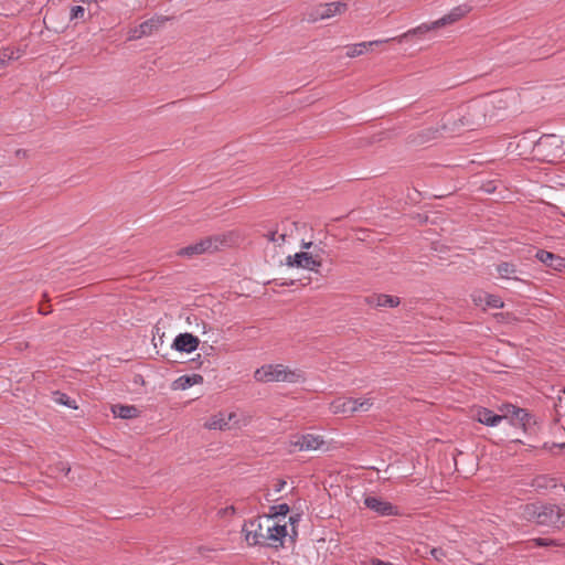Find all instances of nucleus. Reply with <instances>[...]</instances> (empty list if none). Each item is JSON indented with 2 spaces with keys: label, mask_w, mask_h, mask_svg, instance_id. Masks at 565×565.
Listing matches in <instances>:
<instances>
[{
  "label": "nucleus",
  "mask_w": 565,
  "mask_h": 565,
  "mask_svg": "<svg viewBox=\"0 0 565 565\" xmlns=\"http://www.w3.org/2000/svg\"><path fill=\"white\" fill-rule=\"evenodd\" d=\"M242 534L248 546L263 545L279 548L284 545L287 536L286 524H270L263 522L260 516L245 521L242 526Z\"/></svg>",
  "instance_id": "obj_1"
},
{
  "label": "nucleus",
  "mask_w": 565,
  "mask_h": 565,
  "mask_svg": "<svg viewBox=\"0 0 565 565\" xmlns=\"http://www.w3.org/2000/svg\"><path fill=\"white\" fill-rule=\"evenodd\" d=\"M254 379L262 383L286 382L296 384L305 382L306 376L300 369H290L282 364H265L255 371Z\"/></svg>",
  "instance_id": "obj_2"
},
{
  "label": "nucleus",
  "mask_w": 565,
  "mask_h": 565,
  "mask_svg": "<svg viewBox=\"0 0 565 565\" xmlns=\"http://www.w3.org/2000/svg\"><path fill=\"white\" fill-rule=\"evenodd\" d=\"M501 412L503 414L499 415L489 408L480 407L476 411L475 418L486 426L495 427L508 417H511L513 424L521 423L524 425L525 419L529 417L525 409L519 408L512 404H505L501 408Z\"/></svg>",
  "instance_id": "obj_3"
},
{
  "label": "nucleus",
  "mask_w": 565,
  "mask_h": 565,
  "mask_svg": "<svg viewBox=\"0 0 565 565\" xmlns=\"http://www.w3.org/2000/svg\"><path fill=\"white\" fill-rule=\"evenodd\" d=\"M230 243L228 235H215L201 239L195 244H191L179 249L178 255L182 257H193L204 253H213L218 250L222 246H227Z\"/></svg>",
  "instance_id": "obj_4"
},
{
  "label": "nucleus",
  "mask_w": 565,
  "mask_h": 565,
  "mask_svg": "<svg viewBox=\"0 0 565 565\" xmlns=\"http://www.w3.org/2000/svg\"><path fill=\"white\" fill-rule=\"evenodd\" d=\"M248 424V418L243 414L238 415L236 412L225 413L220 412L210 417V419L204 424V427L207 429H232V428H241Z\"/></svg>",
  "instance_id": "obj_5"
},
{
  "label": "nucleus",
  "mask_w": 565,
  "mask_h": 565,
  "mask_svg": "<svg viewBox=\"0 0 565 565\" xmlns=\"http://www.w3.org/2000/svg\"><path fill=\"white\" fill-rule=\"evenodd\" d=\"M348 9V4L343 1H334L329 3H321L307 12L306 19L308 22H317L320 20L330 19L340 15Z\"/></svg>",
  "instance_id": "obj_6"
},
{
  "label": "nucleus",
  "mask_w": 565,
  "mask_h": 565,
  "mask_svg": "<svg viewBox=\"0 0 565 565\" xmlns=\"http://www.w3.org/2000/svg\"><path fill=\"white\" fill-rule=\"evenodd\" d=\"M171 18L167 15L156 14L149 20L143 21L138 26L129 31V40H139L143 36H149L154 32L162 29Z\"/></svg>",
  "instance_id": "obj_7"
},
{
  "label": "nucleus",
  "mask_w": 565,
  "mask_h": 565,
  "mask_svg": "<svg viewBox=\"0 0 565 565\" xmlns=\"http://www.w3.org/2000/svg\"><path fill=\"white\" fill-rule=\"evenodd\" d=\"M286 265L288 267H300L310 271L319 273L322 262L318 256H313L311 253L300 252L295 255L287 256Z\"/></svg>",
  "instance_id": "obj_8"
},
{
  "label": "nucleus",
  "mask_w": 565,
  "mask_h": 565,
  "mask_svg": "<svg viewBox=\"0 0 565 565\" xmlns=\"http://www.w3.org/2000/svg\"><path fill=\"white\" fill-rule=\"evenodd\" d=\"M558 505L545 504L534 511V520L537 524L544 526L559 527Z\"/></svg>",
  "instance_id": "obj_9"
},
{
  "label": "nucleus",
  "mask_w": 565,
  "mask_h": 565,
  "mask_svg": "<svg viewBox=\"0 0 565 565\" xmlns=\"http://www.w3.org/2000/svg\"><path fill=\"white\" fill-rule=\"evenodd\" d=\"M324 444V440L319 435L306 434L296 436L290 440V446L299 451L318 450Z\"/></svg>",
  "instance_id": "obj_10"
},
{
  "label": "nucleus",
  "mask_w": 565,
  "mask_h": 565,
  "mask_svg": "<svg viewBox=\"0 0 565 565\" xmlns=\"http://www.w3.org/2000/svg\"><path fill=\"white\" fill-rule=\"evenodd\" d=\"M364 504L370 510L376 512L380 515H396L397 508L379 497H366Z\"/></svg>",
  "instance_id": "obj_11"
},
{
  "label": "nucleus",
  "mask_w": 565,
  "mask_h": 565,
  "mask_svg": "<svg viewBox=\"0 0 565 565\" xmlns=\"http://www.w3.org/2000/svg\"><path fill=\"white\" fill-rule=\"evenodd\" d=\"M472 301L476 306L482 307L483 309L492 308L500 309L503 308V300L495 295L487 294L483 291H476L471 295Z\"/></svg>",
  "instance_id": "obj_12"
},
{
  "label": "nucleus",
  "mask_w": 565,
  "mask_h": 565,
  "mask_svg": "<svg viewBox=\"0 0 565 565\" xmlns=\"http://www.w3.org/2000/svg\"><path fill=\"white\" fill-rule=\"evenodd\" d=\"M535 258L543 263L546 267L556 271L565 270V258L559 255L544 249H539L535 254Z\"/></svg>",
  "instance_id": "obj_13"
},
{
  "label": "nucleus",
  "mask_w": 565,
  "mask_h": 565,
  "mask_svg": "<svg viewBox=\"0 0 565 565\" xmlns=\"http://www.w3.org/2000/svg\"><path fill=\"white\" fill-rule=\"evenodd\" d=\"M199 339L191 333H180L175 337L172 347L180 352L191 353L199 347Z\"/></svg>",
  "instance_id": "obj_14"
},
{
  "label": "nucleus",
  "mask_w": 565,
  "mask_h": 565,
  "mask_svg": "<svg viewBox=\"0 0 565 565\" xmlns=\"http://www.w3.org/2000/svg\"><path fill=\"white\" fill-rule=\"evenodd\" d=\"M468 110V116H462L460 119L461 126L473 129L476 126L484 124L483 108H481L479 104L469 106Z\"/></svg>",
  "instance_id": "obj_15"
},
{
  "label": "nucleus",
  "mask_w": 565,
  "mask_h": 565,
  "mask_svg": "<svg viewBox=\"0 0 565 565\" xmlns=\"http://www.w3.org/2000/svg\"><path fill=\"white\" fill-rule=\"evenodd\" d=\"M366 303L372 307H388L394 308L399 305V298L395 296L374 294L365 299Z\"/></svg>",
  "instance_id": "obj_16"
},
{
  "label": "nucleus",
  "mask_w": 565,
  "mask_h": 565,
  "mask_svg": "<svg viewBox=\"0 0 565 565\" xmlns=\"http://www.w3.org/2000/svg\"><path fill=\"white\" fill-rule=\"evenodd\" d=\"M388 40H374L369 42H361L356 44L349 45L347 49L348 57H356L362 55L366 49L372 47L374 45H380L382 43H386Z\"/></svg>",
  "instance_id": "obj_17"
},
{
  "label": "nucleus",
  "mask_w": 565,
  "mask_h": 565,
  "mask_svg": "<svg viewBox=\"0 0 565 565\" xmlns=\"http://www.w3.org/2000/svg\"><path fill=\"white\" fill-rule=\"evenodd\" d=\"M354 404L353 397H339L330 404V411L332 414L349 415L351 413V406Z\"/></svg>",
  "instance_id": "obj_18"
},
{
  "label": "nucleus",
  "mask_w": 565,
  "mask_h": 565,
  "mask_svg": "<svg viewBox=\"0 0 565 565\" xmlns=\"http://www.w3.org/2000/svg\"><path fill=\"white\" fill-rule=\"evenodd\" d=\"M468 12V9L465 7H456L449 13L445 14L440 19L436 20V24L439 28L446 26L448 24L455 23L460 20Z\"/></svg>",
  "instance_id": "obj_19"
},
{
  "label": "nucleus",
  "mask_w": 565,
  "mask_h": 565,
  "mask_svg": "<svg viewBox=\"0 0 565 565\" xmlns=\"http://www.w3.org/2000/svg\"><path fill=\"white\" fill-rule=\"evenodd\" d=\"M203 383V376L200 374L182 375L173 382L174 390H186L193 385Z\"/></svg>",
  "instance_id": "obj_20"
},
{
  "label": "nucleus",
  "mask_w": 565,
  "mask_h": 565,
  "mask_svg": "<svg viewBox=\"0 0 565 565\" xmlns=\"http://www.w3.org/2000/svg\"><path fill=\"white\" fill-rule=\"evenodd\" d=\"M111 413L115 417L122 418V419H130L138 416L139 411L134 405H114L111 407Z\"/></svg>",
  "instance_id": "obj_21"
},
{
  "label": "nucleus",
  "mask_w": 565,
  "mask_h": 565,
  "mask_svg": "<svg viewBox=\"0 0 565 565\" xmlns=\"http://www.w3.org/2000/svg\"><path fill=\"white\" fill-rule=\"evenodd\" d=\"M497 273L502 279H515L518 280V277L515 274L518 273L516 265L513 263L502 262L497 265L495 267Z\"/></svg>",
  "instance_id": "obj_22"
},
{
  "label": "nucleus",
  "mask_w": 565,
  "mask_h": 565,
  "mask_svg": "<svg viewBox=\"0 0 565 565\" xmlns=\"http://www.w3.org/2000/svg\"><path fill=\"white\" fill-rule=\"evenodd\" d=\"M354 404L351 406V413H365L371 409L374 404V398L371 396H364L359 398H353Z\"/></svg>",
  "instance_id": "obj_23"
},
{
  "label": "nucleus",
  "mask_w": 565,
  "mask_h": 565,
  "mask_svg": "<svg viewBox=\"0 0 565 565\" xmlns=\"http://www.w3.org/2000/svg\"><path fill=\"white\" fill-rule=\"evenodd\" d=\"M437 29H439V25L436 24V21L430 22V23H422L420 25L405 32L401 36V40L406 39L411 35L424 34V33H427L429 31L437 30Z\"/></svg>",
  "instance_id": "obj_24"
},
{
  "label": "nucleus",
  "mask_w": 565,
  "mask_h": 565,
  "mask_svg": "<svg viewBox=\"0 0 565 565\" xmlns=\"http://www.w3.org/2000/svg\"><path fill=\"white\" fill-rule=\"evenodd\" d=\"M289 510H290V508L287 503L271 505L269 509V514L266 516L265 522L270 523L273 518L286 516L288 514Z\"/></svg>",
  "instance_id": "obj_25"
},
{
  "label": "nucleus",
  "mask_w": 565,
  "mask_h": 565,
  "mask_svg": "<svg viewBox=\"0 0 565 565\" xmlns=\"http://www.w3.org/2000/svg\"><path fill=\"white\" fill-rule=\"evenodd\" d=\"M562 544L553 539H543V537H535L530 541H527V546L530 548L532 547H550V546H561Z\"/></svg>",
  "instance_id": "obj_26"
},
{
  "label": "nucleus",
  "mask_w": 565,
  "mask_h": 565,
  "mask_svg": "<svg viewBox=\"0 0 565 565\" xmlns=\"http://www.w3.org/2000/svg\"><path fill=\"white\" fill-rule=\"evenodd\" d=\"M561 139L556 135H544L537 141V148L540 150L546 148L547 146H555L556 148L561 147Z\"/></svg>",
  "instance_id": "obj_27"
},
{
  "label": "nucleus",
  "mask_w": 565,
  "mask_h": 565,
  "mask_svg": "<svg viewBox=\"0 0 565 565\" xmlns=\"http://www.w3.org/2000/svg\"><path fill=\"white\" fill-rule=\"evenodd\" d=\"M268 241L281 245L286 242V233H280L278 230L269 231L266 235Z\"/></svg>",
  "instance_id": "obj_28"
},
{
  "label": "nucleus",
  "mask_w": 565,
  "mask_h": 565,
  "mask_svg": "<svg viewBox=\"0 0 565 565\" xmlns=\"http://www.w3.org/2000/svg\"><path fill=\"white\" fill-rule=\"evenodd\" d=\"M55 396H56L55 397L56 403L67 406L70 408H74V409L77 408L75 401L71 399L66 394L56 392Z\"/></svg>",
  "instance_id": "obj_29"
},
{
  "label": "nucleus",
  "mask_w": 565,
  "mask_h": 565,
  "mask_svg": "<svg viewBox=\"0 0 565 565\" xmlns=\"http://www.w3.org/2000/svg\"><path fill=\"white\" fill-rule=\"evenodd\" d=\"M85 8L82 7V6H74L72 9H71V13H70V20L71 21H74V20H83L84 17H85Z\"/></svg>",
  "instance_id": "obj_30"
},
{
  "label": "nucleus",
  "mask_w": 565,
  "mask_h": 565,
  "mask_svg": "<svg viewBox=\"0 0 565 565\" xmlns=\"http://www.w3.org/2000/svg\"><path fill=\"white\" fill-rule=\"evenodd\" d=\"M234 513H235V507L234 505H228V507H226V508H224V509L218 511V514L221 516H225V515H230V514L232 515Z\"/></svg>",
  "instance_id": "obj_31"
},
{
  "label": "nucleus",
  "mask_w": 565,
  "mask_h": 565,
  "mask_svg": "<svg viewBox=\"0 0 565 565\" xmlns=\"http://www.w3.org/2000/svg\"><path fill=\"white\" fill-rule=\"evenodd\" d=\"M559 513V526H565V505H558Z\"/></svg>",
  "instance_id": "obj_32"
},
{
  "label": "nucleus",
  "mask_w": 565,
  "mask_h": 565,
  "mask_svg": "<svg viewBox=\"0 0 565 565\" xmlns=\"http://www.w3.org/2000/svg\"><path fill=\"white\" fill-rule=\"evenodd\" d=\"M370 564L371 565H394L393 563H390V562H385V561H382L380 558H372L370 561Z\"/></svg>",
  "instance_id": "obj_33"
},
{
  "label": "nucleus",
  "mask_w": 565,
  "mask_h": 565,
  "mask_svg": "<svg viewBox=\"0 0 565 565\" xmlns=\"http://www.w3.org/2000/svg\"><path fill=\"white\" fill-rule=\"evenodd\" d=\"M10 57L7 54H0V70L8 64Z\"/></svg>",
  "instance_id": "obj_34"
},
{
  "label": "nucleus",
  "mask_w": 565,
  "mask_h": 565,
  "mask_svg": "<svg viewBox=\"0 0 565 565\" xmlns=\"http://www.w3.org/2000/svg\"><path fill=\"white\" fill-rule=\"evenodd\" d=\"M299 520H300V514H295L289 518V522L291 525H295L296 523H298Z\"/></svg>",
  "instance_id": "obj_35"
},
{
  "label": "nucleus",
  "mask_w": 565,
  "mask_h": 565,
  "mask_svg": "<svg viewBox=\"0 0 565 565\" xmlns=\"http://www.w3.org/2000/svg\"><path fill=\"white\" fill-rule=\"evenodd\" d=\"M285 486H286V481L280 480V481L278 482V484L276 486V491H277V492H280V491L284 489V487H285Z\"/></svg>",
  "instance_id": "obj_36"
},
{
  "label": "nucleus",
  "mask_w": 565,
  "mask_h": 565,
  "mask_svg": "<svg viewBox=\"0 0 565 565\" xmlns=\"http://www.w3.org/2000/svg\"><path fill=\"white\" fill-rule=\"evenodd\" d=\"M431 554H433V555L438 559V556H439V554H440V551H439V550L434 548V550L431 551Z\"/></svg>",
  "instance_id": "obj_37"
},
{
  "label": "nucleus",
  "mask_w": 565,
  "mask_h": 565,
  "mask_svg": "<svg viewBox=\"0 0 565 565\" xmlns=\"http://www.w3.org/2000/svg\"><path fill=\"white\" fill-rule=\"evenodd\" d=\"M311 246H312V242L303 243V244H302V247H303V248H307V249H308V248H310Z\"/></svg>",
  "instance_id": "obj_38"
},
{
  "label": "nucleus",
  "mask_w": 565,
  "mask_h": 565,
  "mask_svg": "<svg viewBox=\"0 0 565 565\" xmlns=\"http://www.w3.org/2000/svg\"><path fill=\"white\" fill-rule=\"evenodd\" d=\"M25 153H26L25 150H22V149L17 150V156H22V154L25 156Z\"/></svg>",
  "instance_id": "obj_39"
},
{
  "label": "nucleus",
  "mask_w": 565,
  "mask_h": 565,
  "mask_svg": "<svg viewBox=\"0 0 565 565\" xmlns=\"http://www.w3.org/2000/svg\"><path fill=\"white\" fill-rule=\"evenodd\" d=\"M294 280H290L289 282H282L281 286H292L294 285Z\"/></svg>",
  "instance_id": "obj_40"
},
{
  "label": "nucleus",
  "mask_w": 565,
  "mask_h": 565,
  "mask_svg": "<svg viewBox=\"0 0 565 565\" xmlns=\"http://www.w3.org/2000/svg\"><path fill=\"white\" fill-rule=\"evenodd\" d=\"M561 447H562V448H565V444H562V445H561Z\"/></svg>",
  "instance_id": "obj_41"
},
{
  "label": "nucleus",
  "mask_w": 565,
  "mask_h": 565,
  "mask_svg": "<svg viewBox=\"0 0 565 565\" xmlns=\"http://www.w3.org/2000/svg\"><path fill=\"white\" fill-rule=\"evenodd\" d=\"M0 565H2V564L0 563Z\"/></svg>",
  "instance_id": "obj_42"
}]
</instances>
